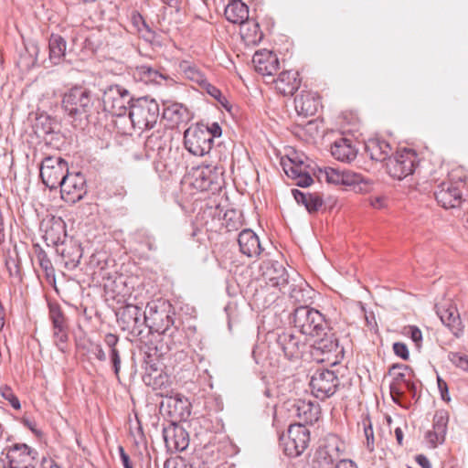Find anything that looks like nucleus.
I'll list each match as a JSON object with an SVG mask.
<instances>
[{
	"instance_id": "4468645a",
	"label": "nucleus",
	"mask_w": 468,
	"mask_h": 468,
	"mask_svg": "<svg viewBox=\"0 0 468 468\" xmlns=\"http://www.w3.org/2000/svg\"><path fill=\"white\" fill-rule=\"evenodd\" d=\"M281 165L286 176L294 181V184L301 187H307L314 182L307 171L303 158L293 153L291 156L282 157Z\"/></svg>"
},
{
	"instance_id": "7c9ffc66",
	"label": "nucleus",
	"mask_w": 468,
	"mask_h": 468,
	"mask_svg": "<svg viewBox=\"0 0 468 468\" xmlns=\"http://www.w3.org/2000/svg\"><path fill=\"white\" fill-rule=\"evenodd\" d=\"M151 356L152 355L148 353V366L151 369V372L148 370V377L151 378V381L148 382V386H152L154 393L158 390L169 388V377L163 373L164 364L159 361L152 364Z\"/></svg>"
},
{
	"instance_id": "338daca9",
	"label": "nucleus",
	"mask_w": 468,
	"mask_h": 468,
	"mask_svg": "<svg viewBox=\"0 0 468 468\" xmlns=\"http://www.w3.org/2000/svg\"><path fill=\"white\" fill-rule=\"evenodd\" d=\"M395 436H396L398 443L399 445H401L402 444V441H403V432H402L400 428H397L395 430Z\"/></svg>"
},
{
	"instance_id": "2eb2a0df",
	"label": "nucleus",
	"mask_w": 468,
	"mask_h": 468,
	"mask_svg": "<svg viewBox=\"0 0 468 468\" xmlns=\"http://www.w3.org/2000/svg\"><path fill=\"white\" fill-rule=\"evenodd\" d=\"M61 198L66 203L74 204L86 194L85 176L80 173L66 174L60 184Z\"/></svg>"
},
{
	"instance_id": "9b49d317",
	"label": "nucleus",
	"mask_w": 468,
	"mask_h": 468,
	"mask_svg": "<svg viewBox=\"0 0 468 468\" xmlns=\"http://www.w3.org/2000/svg\"><path fill=\"white\" fill-rule=\"evenodd\" d=\"M90 105V91L82 87H73L62 99L63 109L72 117L86 113Z\"/></svg>"
},
{
	"instance_id": "c9c22d12",
	"label": "nucleus",
	"mask_w": 468,
	"mask_h": 468,
	"mask_svg": "<svg viewBox=\"0 0 468 468\" xmlns=\"http://www.w3.org/2000/svg\"><path fill=\"white\" fill-rule=\"evenodd\" d=\"M225 16L233 24H242L249 18V8L241 0H232L225 8Z\"/></svg>"
},
{
	"instance_id": "de8ad7c7",
	"label": "nucleus",
	"mask_w": 468,
	"mask_h": 468,
	"mask_svg": "<svg viewBox=\"0 0 468 468\" xmlns=\"http://www.w3.org/2000/svg\"><path fill=\"white\" fill-rule=\"evenodd\" d=\"M292 195L295 201L302 205H322L323 200L318 194H307L298 189H292Z\"/></svg>"
},
{
	"instance_id": "a19ab883",
	"label": "nucleus",
	"mask_w": 468,
	"mask_h": 468,
	"mask_svg": "<svg viewBox=\"0 0 468 468\" xmlns=\"http://www.w3.org/2000/svg\"><path fill=\"white\" fill-rule=\"evenodd\" d=\"M66 52V42L58 35H52L49 38V58L58 64L64 58Z\"/></svg>"
},
{
	"instance_id": "f8f14e48",
	"label": "nucleus",
	"mask_w": 468,
	"mask_h": 468,
	"mask_svg": "<svg viewBox=\"0 0 468 468\" xmlns=\"http://www.w3.org/2000/svg\"><path fill=\"white\" fill-rule=\"evenodd\" d=\"M339 385V379L334 371L319 369L311 378L310 387L312 393L319 399L324 400L333 396Z\"/></svg>"
},
{
	"instance_id": "680f3d73",
	"label": "nucleus",
	"mask_w": 468,
	"mask_h": 468,
	"mask_svg": "<svg viewBox=\"0 0 468 468\" xmlns=\"http://www.w3.org/2000/svg\"><path fill=\"white\" fill-rule=\"evenodd\" d=\"M208 130V133L212 136V140L216 137H220L222 133L221 127L218 122H213L210 126H206Z\"/></svg>"
},
{
	"instance_id": "5fc2aeb1",
	"label": "nucleus",
	"mask_w": 468,
	"mask_h": 468,
	"mask_svg": "<svg viewBox=\"0 0 468 468\" xmlns=\"http://www.w3.org/2000/svg\"><path fill=\"white\" fill-rule=\"evenodd\" d=\"M2 396L4 397L5 399H6L11 404V406L14 409L19 410L21 408L19 399L13 393V391L10 388L5 387L2 391Z\"/></svg>"
},
{
	"instance_id": "a878e982",
	"label": "nucleus",
	"mask_w": 468,
	"mask_h": 468,
	"mask_svg": "<svg viewBox=\"0 0 468 468\" xmlns=\"http://www.w3.org/2000/svg\"><path fill=\"white\" fill-rule=\"evenodd\" d=\"M49 317L53 324L54 337L56 345L60 350L64 349V346L68 341V326L65 316L58 305L49 307Z\"/></svg>"
},
{
	"instance_id": "a18cd8bd",
	"label": "nucleus",
	"mask_w": 468,
	"mask_h": 468,
	"mask_svg": "<svg viewBox=\"0 0 468 468\" xmlns=\"http://www.w3.org/2000/svg\"><path fill=\"white\" fill-rule=\"evenodd\" d=\"M180 68L189 80L201 86L207 80L204 73L195 65H191L186 61L180 64Z\"/></svg>"
},
{
	"instance_id": "774afa93",
	"label": "nucleus",
	"mask_w": 468,
	"mask_h": 468,
	"mask_svg": "<svg viewBox=\"0 0 468 468\" xmlns=\"http://www.w3.org/2000/svg\"><path fill=\"white\" fill-rule=\"evenodd\" d=\"M165 4L178 8L182 0H162Z\"/></svg>"
},
{
	"instance_id": "6e6d98bb",
	"label": "nucleus",
	"mask_w": 468,
	"mask_h": 468,
	"mask_svg": "<svg viewBox=\"0 0 468 468\" xmlns=\"http://www.w3.org/2000/svg\"><path fill=\"white\" fill-rule=\"evenodd\" d=\"M407 334L410 335L411 340L415 343L417 347L421 346L422 334L421 331L415 325H410L407 328Z\"/></svg>"
},
{
	"instance_id": "49530a36",
	"label": "nucleus",
	"mask_w": 468,
	"mask_h": 468,
	"mask_svg": "<svg viewBox=\"0 0 468 468\" xmlns=\"http://www.w3.org/2000/svg\"><path fill=\"white\" fill-rule=\"evenodd\" d=\"M130 434L133 437V442L136 446L146 450V438L144 433L143 424L138 419L137 415H135L134 424L131 423L130 425Z\"/></svg>"
},
{
	"instance_id": "39448f33",
	"label": "nucleus",
	"mask_w": 468,
	"mask_h": 468,
	"mask_svg": "<svg viewBox=\"0 0 468 468\" xmlns=\"http://www.w3.org/2000/svg\"><path fill=\"white\" fill-rule=\"evenodd\" d=\"M262 278L265 283L271 287L278 288L283 294L288 293L291 298L299 301L294 283H291L286 269L279 262H268L262 268Z\"/></svg>"
},
{
	"instance_id": "423d86ee",
	"label": "nucleus",
	"mask_w": 468,
	"mask_h": 468,
	"mask_svg": "<svg viewBox=\"0 0 468 468\" xmlns=\"http://www.w3.org/2000/svg\"><path fill=\"white\" fill-rule=\"evenodd\" d=\"M310 442V431L304 424H291L286 436L281 437L284 453L289 457L300 456Z\"/></svg>"
},
{
	"instance_id": "20e7f679",
	"label": "nucleus",
	"mask_w": 468,
	"mask_h": 468,
	"mask_svg": "<svg viewBox=\"0 0 468 468\" xmlns=\"http://www.w3.org/2000/svg\"><path fill=\"white\" fill-rule=\"evenodd\" d=\"M311 356L317 362L335 365L344 357V347L334 333H325L324 336L314 341L310 350Z\"/></svg>"
},
{
	"instance_id": "0eeeda50",
	"label": "nucleus",
	"mask_w": 468,
	"mask_h": 468,
	"mask_svg": "<svg viewBox=\"0 0 468 468\" xmlns=\"http://www.w3.org/2000/svg\"><path fill=\"white\" fill-rule=\"evenodd\" d=\"M184 144L192 154L203 156L212 148V136L205 125H192L184 133Z\"/></svg>"
},
{
	"instance_id": "4c0bfd02",
	"label": "nucleus",
	"mask_w": 468,
	"mask_h": 468,
	"mask_svg": "<svg viewBox=\"0 0 468 468\" xmlns=\"http://www.w3.org/2000/svg\"><path fill=\"white\" fill-rule=\"evenodd\" d=\"M119 342V337L117 335L109 333L104 336V343L110 349V357L112 364V368L114 374L117 378H119L120 369H121V357L119 350L116 348V346Z\"/></svg>"
},
{
	"instance_id": "dca6fc26",
	"label": "nucleus",
	"mask_w": 468,
	"mask_h": 468,
	"mask_svg": "<svg viewBox=\"0 0 468 468\" xmlns=\"http://www.w3.org/2000/svg\"><path fill=\"white\" fill-rule=\"evenodd\" d=\"M37 452L25 443H16L6 453L9 468H36Z\"/></svg>"
},
{
	"instance_id": "e433bc0d",
	"label": "nucleus",
	"mask_w": 468,
	"mask_h": 468,
	"mask_svg": "<svg viewBox=\"0 0 468 468\" xmlns=\"http://www.w3.org/2000/svg\"><path fill=\"white\" fill-rule=\"evenodd\" d=\"M240 35L248 44H258L262 38V33L260 30L259 24L250 21L249 18L240 24Z\"/></svg>"
},
{
	"instance_id": "aec40b11",
	"label": "nucleus",
	"mask_w": 468,
	"mask_h": 468,
	"mask_svg": "<svg viewBox=\"0 0 468 468\" xmlns=\"http://www.w3.org/2000/svg\"><path fill=\"white\" fill-rule=\"evenodd\" d=\"M165 446L170 452H182L189 444V436L186 431L173 420L167 427L162 429Z\"/></svg>"
},
{
	"instance_id": "bb28decb",
	"label": "nucleus",
	"mask_w": 468,
	"mask_h": 468,
	"mask_svg": "<svg viewBox=\"0 0 468 468\" xmlns=\"http://www.w3.org/2000/svg\"><path fill=\"white\" fill-rule=\"evenodd\" d=\"M252 63L255 70L263 76H271L279 68L277 56L266 49L255 52Z\"/></svg>"
},
{
	"instance_id": "f03ea898",
	"label": "nucleus",
	"mask_w": 468,
	"mask_h": 468,
	"mask_svg": "<svg viewBox=\"0 0 468 468\" xmlns=\"http://www.w3.org/2000/svg\"><path fill=\"white\" fill-rule=\"evenodd\" d=\"M149 144H151L153 151H157V159L154 161V167L159 176L163 179H166L172 174L176 173L178 165L176 160L172 158L170 154L171 150L160 132L148 136V145Z\"/></svg>"
},
{
	"instance_id": "79ce46f5",
	"label": "nucleus",
	"mask_w": 468,
	"mask_h": 468,
	"mask_svg": "<svg viewBox=\"0 0 468 468\" xmlns=\"http://www.w3.org/2000/svg\"><path fill=\"white\" fill-rule=\"evenodd\" d=\"M34 251H35L36 259L39 264V267L45 272L47 279L54 278L55 271H54L52 262L48 259L45 250L39 245H35Z\"/></svg>"
},
{
	"instance_id": "c756f323",
	"label": "nucleus",
	"mask_w": 468,
	"mask_h": 468,
	"mask_svg": "<svg viewBox=\"0 0 468 468\" xmlns=\"http://www.w3.org/2000/svg\"><path fill=\"white\" fill-rule=\"evenodd\" d=\"M240 252L248 257L259 256L261 247L258 236L251 229H244L239 234Z\"/></svg>"
},
{
	"instance_id": "6e6552de",
	"label": "nucleus",
	"mask_w": 468,
	"mask_h": 468,
	"mask_svg": "<svg viewBox=\"0 0 468 468\" xmlns=\"http://www.w3.org/2000/svg\"><path fill=\"white\" fill-rule=\"evenodd\" d=\"M69 173L68 163L61 157H46L40 165V177L45 186L55 188L60 186L63 177Z\"/></svg>"
},
{
	"instance_id": "473e14b6",
	"label": "nucleus",
	"mask_w": 468,
	"mask_h": 468,
	"mask_svg": "<svg viewBox=\"0 0 468 468\" xmlns=\"http://www.w3.org/2000/svg\"><path fill=\"white\" fill-rule=\"evenodd\" d=\"M332 155L341 162H351L356 156V150L350 140L340 137L331 145Z\"/></svg>"
},
{
	"instance_id": "b1692460",
	"label": "nucleus",
	"mask_w": 468,
	"mask_h": 468,
	"mask_svg": "<svg viewBox=\"0 0 468 468\" xmlns=\"http://www.w3.org/2000/svg\"><path fill=\"white\" fill-rule=\"evenodd\" d=\"M448 421L449 414L446 410H441L435 412L432 430L429 431L426 434V438L431 447L434 448L444 441Z\"/></svg>"
},
{
	"instance_id": "6ab92c4d",
	"label": "nucleus",
	"mask_w": 468,
	"mask_h": 468,
	"mask_svg": "<svg viewBox=\"0 0 468 468\" xmlns=\"http://www.w3.org/2000/svg\"><path fill=\"white\" fill-rule=\"evenodd\" d=\"M276 344L290 360L298 359L304 353L306 344L300 336L290 331H282L277 335Z\"/></svg>"
},
{
	"instance_id": "603ef678",
	"label": "nucleus",
	"mask_w": 468,
	"mask_h": 468,
	"mask_svg": "<svg viewBox=\"0 0 468 468\" xmlns=\"http://www.w3.org/2000/svg\"><path fill=\"white\" fill-rule=\"evenodd\" d=\"M160 115L159 105L155 100H148V129L157 121Z\"/></svg>"
},
{
	"instance_id": "864d4df0",
	"label": "nucleus",
	"mask_w": 468,
	"mask_h": 468,
	"mask_svg": "<svg viewBox=\"0 0 468 468\" xmlns=\"http://www.w3.org/2000/svg\"><path fill=\"white\" fill-rule=\"evenodd\" d=\"M363 426H364V434L366 437V444L367 448L369 452L374 451V431L372 425L369 421V420H363Z\"/></svg>"
},
{
	"instance_id": "72a5a7b5",
	"label": "nucleus",
	"mask_w": 468,
	"mask_h": 468,
	"mask_svg": "<svg viewBox=\"0 0 468 468\" xmlns=\"http://www.w3.org/2000/svg\"><path fill=\"white\" fill-rule=\"evenodd\" d=\"M338 459V447L326 444L317 449L314 463L317 468H333Z\"/></svg>"
},
{
	"instance_id": "412c9836",
	"label": "nucleus",
	"mask_w": 468,
	"mask_h": 468,
	"mask_svg": "<svg viewBox=\"0 0 468 468\" xmlns=\"http://www.w3.org/2000/svg\"><path fill=\"white\" fill-rule=\"evenodd\" d=\"M41 229L44 230V239L48 244L57 246L63 243L66 238V224L60 217L48 215L41 222Z\"/></svg>"
},
{
	"instance_id": "5701e85b",
	"label": "nucleus",
	"mask_w": 468,
	"mask_h": 468,
	"mask_svg": "<svg viewBox=\"0 0 468 468\" xmlns=\"http://www.w3.org/2000/svg\"><path fill=\"white\" fill-rule=\"evenodd\" d=\"M291 416L297 418L304 424H313L317 421L320 414L318 404L304 399L294 400L288 408Z\"/></svg>"
},
{
	"instance_id": "f704fd0d",
	"label": "nucleus",
	"mask_w": 468,
	"mask_h": 468,
	"mask_svg": "<svg viewBox=\"0 0 468 468\" xmlns=\"http://www.w3.org/2000/svg\"><path fill=\"white\" fill-rule=\"evenodd\" d=\"M366 151L372 160L383 162L389 158L391 147L385 140L371 138L366 143Z\"/></svg>"
},
{
	"instance_id": "f3484780",
	"label": "nucleus",
	"mask_w": 468,
	"mask_h": 468,
	"mask_svg": "<svg viewBox=\"0 0 468 468\" xmlns=\"http://www.w3.org/2000/svg\"><path fill=\"white\" fill-rule=\"evenodd\" d=\"M102 102L106 112L122 116L126 112L128 91L119 85L111 86L104 91Z\"/></svg>"
},
{
	"instance_id": "7ed1b4c3",
	"label": "nucleus",
	"mask_w": 468,
	"mask_h": 468,
	"mask_svg": "<svg viewBox=\"0 0 468 468\" xmlns=\"http://www.w3.org/2000/svg\"><path fill=\"white\" fill-rule=\"evenodd\" d=\"M223 171L215 165H200L193 168L188 175L189 184L198 191L215 192L223 184Z\"/></svg>"
},
{
	"instance_id": "3c124183",
	"label": "nucleus",
	"mask_w": 468,
	"mask_h": 468,
	"mask_svg": "<svg viewBox=\"0 0 468 468\" xmlns=\"http://www.w3.org/2000/svg\"><path fill=\"white\" fill-rule=\"evenodd\" d=\"M172 82L164 74L148 68V84L169 85Z\"/></svg>"
},
{
	"instance_id": "bf43d9fd",
	"label": "nucleus",
	"mask_w": 468,
	"mask_h": 468,
	"mask_svg": "<svg viewBox=\"0 0 468 468\" xmlns=\"http://www.w3.org/2000/svg\"><path fill=\"white\" fill-rule=\"evenodd\" d=\"M91 353L99 361L106 360V354L100 344H95L92 346Z\"/></svg>"
},
{
	"instance_id": "a211bd4d",
	"label": "nucleus",
	"mask_w": 468,
	"mask_h": 468,
	"mask_svg": "<svg viewBox=\"0 0 468 468\" xmlns=\"http://www.w3.org/2000/svg\"><path fill=\"white\" fill-rule=\"evenodd\" d=\"M150 308L152 324L148 325L150 333L153 331L164 333L172 324V319L169 316L171 305L164 299L148 303Z\"/></svg>"
},
{
	"instance_id": "13d9d810",
	"label": "nucleus",
	"mask_w": 468,
	"mask_h": 468,
	"mask_svg": "<svg viewBox=\"0 0 468 468\" xmlns=\"http://www.w3.org/2000/svg\"><path fill=\"white\" fill-rule=\"evenodd\" d=\"M164 468H192L183 459L179 460H167L165 463Z\"/></svg>"
},
{
	"instance_id": "0e129e2a",
	"label": "nucleus",
	"mask_w": 468,
	"mask_h": 468,
	"mask_svg": "<svg viewBox=\"0 0 468 468\" xmlns=\"http://www.w3.org/2000/svg\"><path fill=\"white\" fill-rule=\"evenodd\" d=\"M119 450H120V455H121V459H122L124 468H133V466L130 463L129 456L124 452L123 448L120 447Z\"/></svg>"
},
{
	"instance_id": "f257e3e1",
	"label": "nucleus",
	"mask_w": 468,
	"mask_h": 468,
	"mask_svg": "<svg viewBox=\"0 0 468 468\" xmlns=\"http://www.w3.org/2000/svg\"><path fill=\"white\" fill-rule=\"evenodd\" d=\"M293 324L305 335L318 336L327 328L324 315L316 309L300 306L294 310Z\"/></svg>"
},
{
	"instance_id": "37998d69",
	"label": "nucleus",
	"mask_w": 468,
	"mask_h": 468,
	"mask_svg": "<svg viewBox=\"0 0 468 468\" xmlns=\"http://www.w3.org/2000/svg\"><path fill=\"white\" fill-rule=\"evenodd\" d=\"M129 118L134 129L142 133L146 129V114L144 109L138 105H133L129 112Z\"/></svg>"
},
{
	"instance_id": "052dcab7",
	"label": "nucleus",
	"mask_w": 468,
	"mask_h": 468,
	"mask_svg": "<svg viewBox=\"0 0 468 468\" xmlns=\"http://www.w3.org/2000/svg\"><path fill=\"white\" fill-rule=\"evenodd\" d=\"M438 388L441 391V395L443 400L449 401L450 398L448 397V387L447 383L442 380L441 378H438Z\"/></svg>"
},
{
	"instance_id": "c85d7f7f",
	"label": "nucleus",
	"mask_w": 468,
	"mask_h": 468,
	"mask_svg": "<svg viewBox=\"0 0 468 468\" xmlns=\"http://www.w3.org/2000/svg\"><path fill=\"white\" fill-rule=\"evenodd\" d=\"M275 89L283 96L292 95L300 87L298 72L295 70H284L273 80Z\"/></svg>"
},
{
	"instance_id": "e2e57ef3",
	"label": "nucleus",
	"mask_w": 468,
	"mask_h": 468,
	"mask_svg": "<svg viewBox=\"0 0 468 468\" xmlns=\"http://www.w3.org/2000/svg\"><path fill=\"white\" fill-rule=\"evenodd\" d=\"M335 468H357L354 462L351 460H340Z\"/></svg>"
},
{
	"instance_id": "c03bdc74",
	"label": "nucleus",
	"mask_w": 468,
	"mask_h": 468,
	"mask_svg": "<svg viewBox=\"0 0 468 468\" xmlns=\"http://www.w3.org/2000/svg\"><path fill=\"white\" fill-rule=\"evenodd\" d=\"M140 309L137 306L130 305L126 307L124 314H127L132 321L128 322V326L132 328L133 332H137L138 335L142 334L143 328L142 326L146 322V311H143V322H141L140 317L138 316Z\"/></svg>"
},
{
	"instance_id": "4d7b16f0",
	"label": "nucleus",
	"mask_w": 468,
	"mask_h": 468,
	"mask_svg": "<svg viewBox=\"0 0 468 468\" xmlns=\"http://www.w3.org/2000/svg\"><path fill=\"white\" fill-rule=\"evenodd\" d=\"M393 351L396 356L401 357L403 360H409L410 353L407 346L401 342H396L393 344Z\"/></svg>"
},
{
	"instance_id": "1a4fd4ad",
	"label": "nucleus",
	"mask_w": 468,
	"mask_h": 468,
	"mask_svg": "<svg viewBox=\"0 0 468 468\" xmlns=\"http://www.w3.org/2000/svg\"><path fill=\"white\" fill-rule=\"evenodd\" d=\"M388 375L392 377L389 389L394 402L399 403V399L405 390H415V384L410 379L412 370L410 367L402 364H394L389 367Z\"/></svg>"
},
{
	"instance_id": "ddd939ff",
	"label": "nucleus",
	"mask_w": 468,
	"mask_h": 468,
	"mask_svg": "<svg viewBox=\"0 0 468 468\" xmlns=\"http://www.w3.org/2000/svg\"><path fill=\"white\" fill-rule=\"evenodd\" d=\"M169 388L154 393L155 397L163 398L160 401V410L165 411L175 420H181L189 415V403L179 394L169 396Z\"/></svg>"
},
{
	"instance_id": "69168bd1",
	"label": "nucleus",
	"mask_w": 468,
	"mask_h": 468,
	"mask_svg": "<svg viewBox=\"0 0 468 468\" xmlns=\"http://www.w3.org/2000/svg\"><path fill=\"white\" fill-rule=\"evenodd\" d=\"M416 460L422 468H431L430 461L424 455L417 456Z\"/></svg>"
},
{
	"instance_id": "2f4dec72",
	"label": "nucleus",
	"mask_w": 468,
	"mask_h": 468,
	"mask_svg": "<svg viewBox=\"0 0 468 468\" xmlns=\"http://www.w3.org/2000/svg\"><path fill=\"white\" fill-rule=\"evenodd\" d=\"M163 119L166 120L171 126H175L190 121L192 114L186 106L175 102L164 108Z\"/></svg>"
},
{
	"instance_id": "cd10ccee",
	"label": "nucleus",
	"mask_w": 468,
	"mask_h": 468,
	"mask_svg": "<svg viewBox=\"0 0 468 468\" xmlns=\"http://www.w3.org/2000/svg\"><path fill=\"white\" fill-rule=\"evenodd\" d=\"M318 179L334 185L353 186L358 182V176L349 173H341L332 167L320 168L318 171Z\"/></svg>"
},
{
	"instance_id": "4be33fe9",
	"label": "nucleus",
	"mask_w": 468,
	"mask_h": 468,
	"mask_svg": "<svg viewBox=\"0 0 468 468\" xmlns=\"http://www.w3.org/2000/svg\"><path fill=\"white\" fill-rule=\"evenodd\" d=\"M437 314L444 325H446L452 333L459 337L463 332V324L460 317L457 308L451 303L437 304Z\"/></svg>"
},
{
	"instance_id": "ea45409f",
	"label": "nucleus",
	"mask_w": 468,
	"mask_h": 468,
	"mask_svg": "<svg viewBox=\"0 0 468 468\" xmlns=\"http://www.w3.org/2000/svg\"><path fill=\"white\" fill-rule=\"evenodd\" d=\"M434 195L439 205H453V202L461 198V192L458 188L446 185H442Z\"/></svg>"
},
{
	"instance_id": "9d476101",
	"label": "nucleus",
	"mask_w": 468,
	"mask_h": 468,
	"mask_svg": "<svg viewBox=\"0 0 468 468\" xmlns=\"http://www.w3.org/2000/svg\"><path fill=\"white\" fill-rule=\"evenodd\" d=\"M417 155L413 150L403 149L388 159L387 170L390 176L401 180L411 175L415 168Z\"/></svg>"
},
{
	"instance_id": "09e8293b",
	"label": "nucleus",
	"mask_w": 468,
	"mask_h": 468,
	"mask_svg": "<svg viewBox=\"0 0 468 468\" xmlns=\"http://www.w3.org/2000/svg\"><path fill=\"white\" fill-rule=\"evenodd\" d=\"M448 357L455 367L468 372V355L461 352H450Z\"/></svg>"
},
{
	"instance_id": "8fccbe9b",
	"label": "nucleus",
	"mask_w": 468,
	"mask_h": 468,
	"mask_svg": "<svg viewBox=\"0 0 468 468\" xmlns=\"http://www.w3.org/2000/svg\"><path fill=\"white\" fill-rule=\"evenodd\" d=\"M200 87H202L211 97L216 99L222 106L227 108L228 101L217 87L211 85L207 80H206Z\"/></svg>"
},
{
	"instance_id": "58836bf2",
	"label": "nucleus",
	"mask_w": 468,
	"mask_h": 468,
	"mask_svg": "<svg viewBox=\"0 0 468 468\" xmlns=\"http://www.w3.org/2000/svg\"><path fill=\"white\" fill-rule=\"evenodd\" d=\"M223 212L222 225L225 226L228 231L238 230L243 224L241 211L235 207H230L223 211L219 210V215Z\"/></svg>"
},
{
	"instance_id": "393cba45",
	"label": "nucleus",
	"mask_w": 468,
	"mask_h": 468,
	"mask_svg": "<svg viewBox=\"0 0 468 468\" xmlns=\"http://www.w3.org/2000/svg\"><path fill=\"white\" fill-rule=\"evenodd\" d=\"M320 106L317 93L310 90H302L294 99V107L298 115L308 117L314 115Z\"/></svg>"
}]
</instances>
